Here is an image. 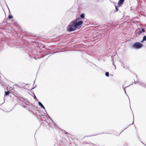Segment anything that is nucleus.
I'll list each match as a JSON object with an SVG mask.
<instances>
[{
	"label": "nucleus",
	"mask_w": 146,
	"mask_h": 146,
	"mask_svg": "<svg viewBox=\"0 0 146 146\" xmlns=\"http://www.w3.org/2000/svg\"><path fill=\"white\" fill-rule=\"evenodd\" d=\"M80 17L84 19V17H85L84 15V14H82L80 15Z\"/></svg>",
	"instance_id": "nucleus-9"
},
{
	"label": "nucleus",
	"mask_w": 146,
	"mask_h": 146,
	"mask_svg": "<svg viewBox=\"0 0 146 146\" xmlns=\"http://www.w3.org/2000/svg\"><path fill=\"white\" fill-rule=\"evenodd\" d=\"M44 56H42V57H44Z\"/></svg>",
	"instance_id": "nucleus-26"
},
{
	"label": "nucleus",
	"mask_w": 146,
	"mask_h": 146,
	"mask_svg": "<svg viewBox=\"0 0 146 146\" xmlns=\"http://www.w3.org/2000/svg\"><path fill=\"white\" fill-rule=\"evenodd\" d=\"M78 20V19H76V21L74 20V27H75L76 29V27L81 25L83 23V21H77Z\"/></svg>",
	"instance_id": "nucleus-3"
},
{
	"label": "nucleus",
	"mask_w": 146,
	"mask_h": 146,
	"mask_svg": "<svg viewBox=\"0 0 146 146\" xmlns=\"http://www.w3.org/2000/svg\"><path fill=\"white\" fill-rule=\"evenodd\" d=\"M38 105L40 106L42 108L45 110V108L44 106L40 102H38Z\"/></svg>",
	"instance_id": "nucleus-7"
},
{
	"label": "nucleus",
	"mask_w": 146,
	"mask_h": 146,
	"mask_svg": "<svg viewBox=\"0 0 146 146\" xmlns=\"http://www.w3.org/2000/svg\"><path fill=\"white\" fill-rule=\"evenodd\" d=\"M140 85L142 86V87L146 88V85L143 82H141Z\"/></svg>",
	"instance_id": "nucleus-8"
},
{
	"label": "nucleus",
	"mask_w": 146,
	"mask_h": 146,
	"mask_svg": "<svg viewBox=\"0 0 146 146\" xmlns=\"http://www.w3.org/2000/svg\"><path fill=\"white\" fill-rule=\"evenodd\" d=\"M36 113V115H40V111L39 110H35V111L34 112V113Z\"/></svg>",
	"instance_id": "nucleus-5"
},
{
	"label": "nucleus",
	"mask_w": 146,
	"mask_h": 146,
	"mask_svg": "<svg viewBox=\"0 0 146 146\" xmlns=\"http://www.w3.org/2000/svg\"><path fill=\"white\" fill-rule=\"evenodd\" d=\"M137 34L138 35H140L142 33L141 31L140 30V29L139 28H138L137 30Z\"/></svg>",
	"instance_id": "nucleus-6"
},
{
	"label": "nucleus",
	"mask_w": 146,
	"mask_h": 146,
	"mask_svg": "<svg viewBox=\"0 0 146 146\" xmlns=\"http://www.w3.org/2000/svg\"><path fill=\"white\" fill-rule=\"evenodd\" d=\"M105 75L106 76L108 77L109 76V73L108 72H106L105 73Z\"/></svg>",
	"instance_id": "nucleus-11"
},
{
	"label": "nucleus",
	"mask_w": 146,
	"mask_h": 146,
	"mask_svg": "<svg viewBox=\"0 0 146 146\" xmlns=\"http://www.w3.org/2000/svg\"><path fill=\"white\" fill-rule=\"evenodd\" d=\"M47 115L48 116V117H49V115H48V114H47Z\"/></svg>",
	"instance_id": "nucleus-24"
},
{
	"label": "nucleus",
	"mask_w": 146,
	"mask_h": 146,
	"mask_svg": "<svg viewBox=\"0 0 146 146\" xmlns=\"http://www.w3.org/2000/svg\"><path fill=\"white\" fill-rule=\"evenodd\" d=\"M144 41H145V40H143V38L142 40H141V42H143Z\"/></svg>",
	"instance_id": "nucleus-19"
},
{
	"label": "nucleus",
	"mask_w": 146,
	"mask_h": 146,
	"mask_svg": "<svg viewBox=\"0 0 146 146\" xmlns=\"http://www.w3.org/2000/svg\"><path fill=\"white\" fill-rule=\"evenodd\" d=\"M143 46V44L140 42H136L132 45V48L135 49H138L141 48Z\"/></svg>",
	"instance_id": "nucleus-2"
},
{
	"label": "nucleus",
	"mask_w": 146,
	"mask_h": 146,
	"mask_svg": "<svg viewBox=\"0 0 146 146\" xmlns=\"http://www.w3.org/2000/svg\"><path fill=\"white\" fill-rule=\"evenodd\" d=\"M140 30L142 32V33L144 32L145 31V30L143 28H142L141 29H140Z\"/></svg>",
	"instance_id": "nucleus-15"
},
{
	"label": "nucleus",
	"mask_w": 146,
	"mask_h": 146,
	"mask_svg": "<svg viewBox=\"0 0 146 146\" xmlns=\"http://www.w3.org/2000/svg\"><path fill=\"white\" fill-rule=\"evenodd\" d=\"M8 17L9 18V19H11L12 18H13V16L12 15H9V16H8Z\"/></svg>",
	"instance_id": "nucleus-12"
},
{
	"label": "nucleus",
	"mask_w": 146,
	"mask_h": 146,
	"mask_svg": "<svg viewBox=\"0 0 146 146\" xmlns=\"http://www.w3.org/2000/svg\"><path fill=\"white\" fill-rule=\"evenodd\" d=\"M143 38L145 40V41H146V36H144Z\"/></svg>",
	"instance_id": "nucleus-13"
},
{
	"label": "nucleus",
	"mask_w": 146,
	"mask_h": 146,
	"mask_svg": "<svg viewBox=\"0 0 146 146\" xmlns=\"http://www.w3.org/2000/svg\"><path fill=\"white\" fill-rule=\"evenodd\" d=\"M34 96H35L34 98H35V99H36V96H35V95H34Z\"/></svg>",
	"instance_id": "nucleus-20"
},
{
	"label": "nucleus",
	"mask_w": 146,
	"mask_h": 146,
	"mask_svg": "<svg viewBox=\"0 0 146 146\" xmlns=\"http://www.w3.org/2000/svg\"><path fill=\"white\" fill-rule=\"evenodd\" d=\"M36 87V86H35V87L32 88L31 89H34Z\"/></svg>",
	"instance_id": "nucleus-21"
},
{
	"label": "nucleus",
	"mask_w": 146,
	"mask_h": 146,
	"mask_svg": "<svg viewBox=\"0 0 146 146\" xmlns=\"http://www.w3.org/2000/svg\"><path fill=\"white\" fill-rule=\"evenodd\" d=\"M124 1V0H119L118 3V5L119 7H121V6L122 4H123V3Z\"/></svg>",
	"instance_id": "nucleus-4"
},
{
	"label": "nucleus",
	"mask_w": 146,
	"mask_h": 146,
	"mask_svg": "<svg viewBox=\"0 0 146 146\" xmlns=\"http://www.w3.org/2000/svg\"><path fill=\"white\" fill-rule=\"evenodd\" d=\"M121 66L123 67L124 68H125L124 65L123 63H121Z\"/></svg>",
	"instance_id": "nucleus-17"
},
{
	"label": "nucleus",
	"mask_w": 146,
	"mask_h": 146,
	"mask_svg": "<svg viewBox=\"0 0 146 146\" xmlns=\"http://www.w3.org/2000/svg\"><path fill=\"white\" fill-rule=\"evenodd\" d=\"M135 81V84H136V82L135 81Z\"/></svg>",
	"instance_id": "nucleus-23"
},
{
	"label": "nucleus",
	"mask_w": 146,
	"mask_h": 146,
	"mask_svg": "<svg viewBox=\"0 0 146 146\" xmlns=\"http://www.w3.org/2000/svg\"><path fill=\"white\" fill-rule=\"evenodd\" d=\"M74 21H72L68 25L67 27V31L69 32H71L75 31L76 30L75 27H74Z\"/></svg>",
	"instance_id": "nucleus-1"
},
{
	"label": "nucleus",
	"mask_w": 146,
	"mask_h": 146,
	"mask_svg": "<svg viewBox=\"0 0 146 146\" xmlns=\"http://www.w3.org/2000/svg\"><path fill=\"white\" fill-rule=\"evenodd\" d=\"M118 7L117 6L115 7V9H116V11H118Z\"/></svg>",
	"instance_id": "nucleus-16"
},
{
	"label": "nucleus",
	"mask_w": 146,
	"mask_h": 146,
	"mask_svg": "<svg viewBox=\"0 0 146 146\" xmlns=\"http://www.w3.org/2000/svg\"><path fill=\"white\" fill-rule=\"evenodd\" d=\"M141 82H141L138 81V82H137V83L140 85Z\"/></svg>",
	"instance_id": "nucleus-18"
},
{
	"label": "nucleus",
	"mask_w": 146,
	"mask_h": 146,
	"mask_svg": "<svg viewBox=\"0 0 146 146\" xmlns=\"http://www.w3.org/2000/svg\"><path fill=\"white\" fill-rule=\"evenodd\" d=\"M140 30L142 32V33L144 32L145 31V30L143 28H142L141 29H140Z\"/></svg>",
	"instance_id": "nucleus-14"
},
{
	"label": "nucleus",
	"mask_w": 146,
	"mask_h": 146,
	"mask_svg": "<svg viewBox=\"0 0 146 146\" xmlns=\"http://www.w3.org/2000/svg\"><path fill=\"white\" fill-rule=\"evenodd\" d=\"M124 91H125V94H126V92L125 91V90H124Z\"/></svg>",
	"instance_id": "nucleus-22"
},
{
	"label": "nucleus",
	"mask_w": 146,
	"mask_h": 146,
	"mask_svg": "<svg viewBox=\"0 0 146 146\" xmlns=\"http://www.w3.org/2000/svg\"><path fill=\"white\" fill-rule=\"evenodd\" d=\"M9 93H10V92L9 91H8L7 92H5V95L7 96L9 95Z\"/></svg>",
	"instance_id": "nucleus-10"
},
{
	"label": "nucleus",
	"mask_w": 146,
	"mask_h": 146,
	"mask_svg": "<svg viewBox=\"0 0 146 146\" xmlns=\"http://www.w3.org/2000/svg\"><path fill=\"white\" fill-rule=\"evenodd\" d=\"M46 113L47 114V112H46Z\"/></svg>",
	"instance_id": "nucleus-25"
}]
</instances>
